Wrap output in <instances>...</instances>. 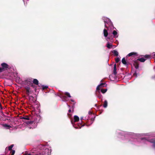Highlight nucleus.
<instances>
[{"instance_id":"nucleus-31","label":"nucleus","mask_w":155,"mask_h":155,"mask_svg":"<svg viewBox=\"0 0 155 155\" xmlns=\"http://www.w3.org/2000/svg\"><path fill=\"white\" fill-rule=\"evenodd\" d=\"M79 124H78V125L79 126V127H75V128H81V127H79Z\"/></svg>"},{"instance_id":"nucleus-32","label":"nucleus","mask_w":155,"mask_h":155,"mask_svg":"<svg viewBox=\"0 0 155 155\" xmlns=\"http://www.w3.org/2000/svg\"><path fill=\"white\" fill-rule=\"evenodd\" d=\"M135 68L136 69H137L138 68V65H137L135 66Z\"/></svg>"},{"instance_id":"nucleus-36","label":"nucleus","mask_w":155,"mask_h":155,"mask_svg":"<svg viewBox=\"0 0 155 155\" xmlns=\"http://www.w3.org/2000/svg\"><path fill=\"white\" fill-rule=\"evenodd\" d=\"M107 20H108V21H110V20L109 19H107Z\"/></svg>"},{"instance_id":"nucleus-7","label":"nucleus","mask_w":155,"mask_h":155,"mask_svg":"<svg viewBox=\"0 0 155 155\" xmlns=\"http://www.w3.org/2000/svg\"><path fill=\"white\" fill-rule=\"evenodd\" d=\"M74 122H76L78 121L79 118L78 116L76 115H75L74 117Z\"/></svg>"},{"instance_id":"nucleus-20","label":"nucleus","mask_w":155,"mask_h":155,"mask_svg":"<svg viewBox=\"0 0 155 155\" xmlns=\"http://www.w3.org/2000/svg\"><path fill=\"white\" fill-rule=\"evenodd\" d=\"M26 93L27 94H28L30 92V88L29 87H27L26 88Z\"/></svg>"},{"instance_id":"nucleus-34","label":"nucleus","mask_w":155,"mask_h":155,"mask_svg":"<svg viewBox=\"0 0 155 155\" xmlns=\"http://www.w3.org/2000/svg\"><path fill=\"white\" fill-rule=\"evenodd\" d=\"M69 112H71V109H69L68 110Z\"/></svg>"},{"instance_id":"nucleus-23","label":"nucleus","mask_w":155,"mask_h":155,"mask_svg":"<svg viewBox=\"0 0 155 155\" xmlns=\"http://www.w3.org/2000/svg\"><path fill=\"white\" fill-rule=\"evenodd\" d=\"M42 90H44L45 89L48 88V86H42Z\"/></svg>"},{"instance_id":"nucleus-30","label":"nucleus","mask_w":155,"mask_h":155,"mask_svg":"<svg viewBox=\"0 0 155 155\" xmlns=\"http://www.w3.org/2000/svg\"><path fill=\"white\" fill-rule=\"evenodd\" d=\"M3 71V69L2 68L0 67V72H1Z\"/></svg>"},{"instance_id":"nucleus-26","label":"nucleus","mask_w":155,"mask_h":155,"mask_svg":"<svg viewBox=\"0 0 155 155\" xmlns=\"http://www.w3.org/2000/svg\"><path fill=\"white\" fill-rule=\"evenodd\" d=\"M15 152V151L14 150H12L11 151V155H14Z\"/></svg>"},{"instance_id":"nucleus-18","label":"nucleus","mask_w":155,"mask_h":155,"mask_svg":"<svg viewBox=\"0 0 155 155\" xmlns=\"http://www.w3.org/2000/svg\"><path fill=\"white\" fill-rule=\"evenodd\" d=\"M107 91V89H101V91L103 93H105Z\"/></svg>"},{"instance_id":"nucleus-17","label":"nucleus","mask_w":155,"mask_h":155,"mask_svg":"<svg viewBox=\"0 0 155 155\" xmlns=\"http://www.w3.org/2000/svg\"><path fill=\"white\" fill-rule=\"evenodd\" d=\"M122 63L124 64H126V61L125 60V58H123L122 60Z\"/></svg>"},{"instance_id":"nucleus-16","label":"nucleus","mask_w":155,"mask_h":155,"mask_svg":"<svg viewBox=\"0 0 155 155\" xmlns=\"http://www.w3.org/2000/svg\"><path fill=\"white\" fill-rule=\"evenodd\" d=\"M14 145V144H12L10 146H9L8 147V149L9 150H12V148L13 147Z\"/></svg>"},{"instance_id":"nucleus-8","label":"nucleus","mask_w":155,"mask_h":155,"mask_svg":"<svg viewBox=\"0 0 155 155\" xmlns=\"http://www.w3.org/2000/svg\"><path fill=\"white\" fill-rule=\"evenodd\" d=\"M153 54L154 57H152V58H154V57L155 58V53H153ZM145 58H152V57H151V56L150 55H146L145 56Z\"/></svg>"},{"instance_id":"nucleus-22","label":"nucleus","mask_w":155,"mask_h":155,"mask_svg":"<svg viewBox=\"0 0 155 155\" xmlns=\"http://www.w3.org/2000/svg\"><path fill=\"white\" fill-rule=\"evenodd\" d=\"M3 127H11L9 125H8L7 124H3Z\"/></svg>"},{"instance_id":"nucleus-5","label":"nucleus","mask_w":155,"mask_h":155,"mask_svg":"<svg viewBox=\"0 0 155 155\" xmlns=\"http://www.w3.org/2000/svg\"><path fill=\"white\" fill-rule=\"evenodd\" d=\"M112 34L114 36L115 38H117L118 37V35L117 32L115 30L113 31Z\"/></svg>"},{"instance_id":"nucleus-27","label":"nucleus","mask_w":155,"mask_h":155,"mask_svg":"<svg viewBox=\"0 0 155 155\" xmlns=\"http://www.w3.org/2000/svg\"><path fill=\"white\" fill-rule=\"evenodd\" d=\"M61 97L63 99L64 101H66V100L65 99L66 97L64 96H61Z\"/></svg>"},{"instance_id":"nucleus-35","label":"nucleus","mask_w":155,"mask_h":155,"mask_svg":"<svg viewBox=\"0 0 155 155\" xmlns=\"http://www.w3.org/2000/svg\"><path fill=\"white\" fill-rule=\"evenodd\" d=\"M83 119V117H81V120H82Z\"/></svg>"},{"instance_id":"nucleus-13","label":"nucleus","mask_w":155,"mask_h":155,"mask_svg":"<svg viewBox=\"0 0 155 155\" xmlns=\"http://www.w3.org/2000/svg\"><path fill=\"white\" fill-rule=\"evenodd\" d=\"M112 53L114 54L115 56H117L118 54V53L117 51L116 50H113L112 51Z\"/></svg>"},{"instance_id":"nucleus-21","label":"nucleus","mask_w":155,"mask_h":155,"mask_svg":"<svg viewBox=\"0 0 155 155\" xmlns=\"http://www.w3.org/2000/svg\"><path fill=\"white\" fill-rule=\"evenodd\" d=\"M65 95H66V96H68V97H71V96L70 95V94L68 93V92H66L64 93V94Z\"/></svg>"},{"instance_id":"nucleus-25","label":"nucleus","mask_w":155,"mask_h":155,"mask_svg":"<svg viewBox=\"0 0 155 155\" xmlns=\"http://www.w3.org/2000/svg\"><path fill=\"white\" fill-rule=\"evenodd\" d=\"M120 61V58L117 57L115 59V61L116 63H118Z\"/></svg>"},{"instance_id":"nucleus-37","label":"nucleus","mask_w":155,"mask_h":155,"mask_svg":"<svg viewBox=\"0 0 155 155\" xmlns=\"http://www.w3.org/2000/svg\"><path fill=\"white\" fill-rule=\"evenodd\" d=\"M136 75V76H137V75H136V73H135L134 74V76L135 75Z\"/></svg>"},{"instance_id":"nucleus-29","label":"nucleus","mask_w":155,"mask_h":155,"mask_svg":"<svg viewBox=\"0 0 155 155\" xmlns=\"http://www.w3.org/2000/svg\"><path fill=\"white\" fill-rule=\"evenodd\" d=\"M24 155H31V153H28L27 152H26Z\"/></svg>"},{"instance_id":"nucleus-19","label":"nucleus","mask_w":155,"mask_h":155,"mask_svg":"<svg viewBox=\"0 0 155 155\" xmlns=\"http://www.w3.org/2000/svg\"><path fill=\"white\" fill-rule=\"evenodd\" d=\"M30 80V79H28L25 81V82L28 84H30V83L32 84L31 83V81Z\"/></svg>"},{"instance_id":"nucleus-6","label":"nucleus","mask_w":155,"mask_h":155,"mask_svg":"<svg viewBox=\"0 0 155 155\" xmlns=\"http://www.w3.org/2000/svg\"><path fill=\"white\" fill-rule=\"evenodd\" d=\"M31 117H29L27 116H25L24 117H23L20 118L21 119H23L26 120H30L31 119H30Z\"/></svg>"},{"instance_id":"nucleus-12","label":"nucleus","mask_w":155,"mask_h":155,"mask_svg":"<svg viewBox=\"0 0 155 155\" xmlns=\"http://www.w3.org/2000/svg\"><path fill=\"white\" fill-rule=\"evenodd\" d=\"M33 83L36 85H38V81L36 79H34L33 81Z\"/></svg>"},{"instance_id":"nucleus-15","label":"nucleus","mask_w":155,"mask_h":155,"mask_svg":"<svg viewBox=\"0 0 155 155\" xmlns=\"http://www.w3.org/2000/svg\"><path fill=\"white\" fill-rule=\"evenodd\" d=\"M146 60V59H145L143 58H139L138 59V60H139V61H141V62H144Z\"/></svg>"},{"instance_id":"nucleus-33","label":"nucleus","mask_w":155,"mask_h":155,"mask_svg":"<svg viewBox=\"0 0 155 155\" xmlns=\"http://www.w3.org/2000/svg\"><path fill=\"white\" fill-rule=\"evenodd\" d=\"M104 22H105V26L106 28H107V25H106V22L105 21H104Z\"/></svg>"},{"instance_id":"nucleus-14","label":"nucleus","mask_w":155,"mask_h":155,"mask_svg":"<svg viewBox=\"0 0 155 155\" xmlns=\"http://www.w3.org/2000/svg\"><path fill=\"white\" fill-rule=\"evenodd\" d=\"M107 101L105 100L104 102V104L103 105V107L104 108L106 107L107 106Z\"/></svg>"},{"instance_id":"nucleus-1","label":"nucleus","mask_w":155,"mask_h":155,"mask_svg":"<svg viewBox=\"0 0 155 155\" xmlns=\"http://www.w3.org/2000/svg\"><path fill=\"white\" fill-rule=\"evenodd\" d=\"M43 149V151H42V154L39 153V155H50V154L51 150L47 148L45 146H43L41 145H39V149Z\"/></svg>"},{"instance_id":"nucleus-10","label":"nucleus","mask_w":155,"mask_h":155,"mask_svg":"<svg viewBox=\"0 0 155 155\" xmlns=\"http://www.w3.org/2000/svg\"><path fill=\"white\" fill-rule=\"evenodd\" d=\"M149 141L151 143H153V146L154 148H155V140H154L153 139H152L150 140H149Z\"/></svg>"},{"instance_id":"nucleus-4","label":"nucleus","mask_w":155,"mask_h":155,"mask_svg":"<svg viewBox=\"0 0 155 155\" xmlns=\"http://www.w3.org/2000/svg\"><path fill=\"white\" fill-rule=\"evenodd\" d=\"M107 47L108 48H113V47L115 48L116 47L115 46H114L112 45L111 44H110L109 43V42H108L107 44Z\"/></svg>"},{"instance_id":"nucleus-3","label":"nucleus","mask_w":155,"mask_h":155,"mask_svg":"<svg viewBox=\"0 0 155 155\" xmlns=\"http://www.w3.org/2000/svg\"><path fill=\"white\" fill-rule=\"evenodd\" d=\"M105 84L104 83L101 84L100 85L98 86L97 87V90L98 91L100 90V89L102 87L105 86Z\"/></svg>"},{"instance_id":"nucleus-39","label":"nucleus","mask_w":155,"mask_h":155,"mask_svg":"<svg viewBox=\"0 0 155 155\" xmlns=\"http://www.w3.org/2000/svg\"><path fill=\"white\" fill-rule=\"evenodd\" d=\"M143 139H143V138H141V140H143Z\"/></svg>"},{"instance_id":"nucleus-40","label":"nucleus","mask_w":155,"mask_h":155,"mask_svg":"<svg viewBox=\"0 0 155 155\" xmlns=\"http://www.w3.org/2000/svg\"><path fill=\"white\" fill-rule=\"evenodd\" d=\"M68 106L69 107H70V106L68 105Z\"/></svg>"},{"instance_id":"nucleus-24","label":"nucleus","mask_w":155,"mask_h":155,"mask_svg":"<svg viewBox=\"0 0 155 155\" xmlns=\"http://www.w3.org/2000/svg\"><path fill=\"white\" fill-rule=\"evenodd\" d=\"M135 54V53H134V52H131V53H130L127 56H131L132 55H134Z\"/></svg>"},{"instance_id":"nucleus-2","label":"nucleus","mask_w":155,"mask_h":155,"mask_svg":"<svg viewBox=\"0 0 155 155\" xmlns=\"http://www.w3.org/2000/svg\"><path fill=\"white\" fill-rule=\"evenodd\" d=\"M1 66L2 67V68L3 69V70L4 71V70H7L8 69V65L6 63H3L1 64Z\"/></svg>"},{"instance_id":"nucleus-28","label":"nucleus","mask_w":155,"mask_h":155,"mask_svg":"<svg viewBox=\"0 0 155 155\" xmlns=\"http://www.w3.org/2000/svg\"><path fill=\"white\" fill-rule=\"evenodd\" d=\"M33 123V121H28L26 122V123L28 124H32Z\"/></svg>"},{"instance_id":"nucleus-11","label":"nucleus","mask_w":155,"mask_h":155,"mask_svg":"<svg viewBox=\"0 0 155 155\" xmlns=\"http://www.w3.org/2000/svg\"><path fill=\"white\" fill-rule=\"evenodd\" d=\"M117 68L116 64H114V73L115 74H117Z\"/></svg>"},{"instance_id":"nucleus-9","label":"nucleus","mask_w":155,"mask_h":155,"mask_svg":"<svg viewBox=\"0 0 155 155\" xmlns=\"http://www.w3.org/2000/svg\"><path fill=\"white\" fill-rule=\"evenodd\" d=\"M104 34L105 37H107L108 35V33L107 31L105 29H104Z\"/></svg>"},{"instance_id":"nucleus-38","label":"nucleus","mask_w":155,"mask_h":155,"mask_svg":"<svg viewBox=\"0 0 155 155\" xmlns=\"http://www.w3.org/2000/svg\"><path fill=\"white\" fill-rule=\"evenodd\" d=\"M108 39H109V38H106V40H107V41H108Z\"/></svg>"}]
</instances>
